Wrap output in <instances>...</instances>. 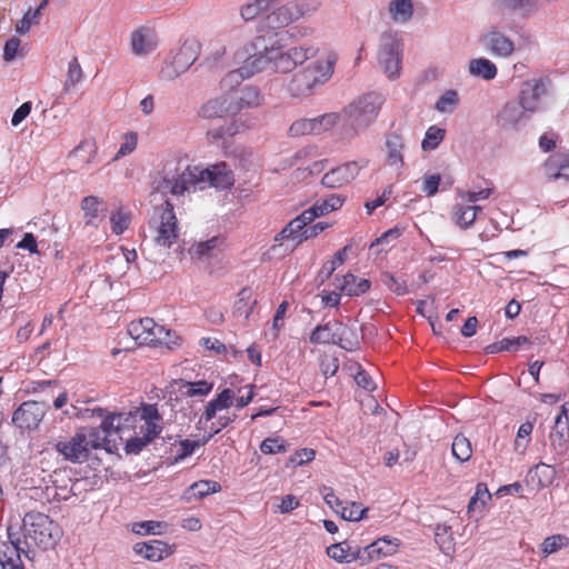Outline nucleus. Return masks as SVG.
<instances>
[{"mask_svg": "<svg viewBox=\"0 0 569 569\" xmlns=\"http://www.w3.org/2000/svg\"><path fill=\"white\" fill-rule=\"evenodd\" d=\"M208 182L217 189H229L234 183L233 172L226 162L212 164L201 169L197 166H188L183 171L174 174H166L156 183V191L162 194L183 196L186 192L202 189V183Z\"/></svg>", "mask_w": 569, "mask_h": 569, "instance_id": "f257e3e1", "label": "nucleus"}, {"mask_svg": "<svg viewBox=\"0 0 569 569\" xmlns=\"http://www.w3.org/2000/svg\"><path fill=\"white\" fill-rule=\"evenodd\" d=\"M22 533L8 529L9 542L18 551L19 558L24 556L33 560L36 549L49 550L60 540V526L43 512L30 511L22 519Z\"/></svg>", "mask_w": 569, "mask_h": 569, "instance_id": "f03ea898", "label": "nucleus"}, {"mask_svg": "<svg viewBox=\"0 0 569 569\" xmlns=\"http://www.w3.org/2000/svg\"><path fill=\"white\" fill-rule=\"evenodd\" d=\"M338 61L333 51H328L316 61L296 72L288 83V91L292 97H310L315 91L328 82Z\"/></svg>", "mask_w": 569, "mask_h": 569, "instance_id": "7ed1b4c3", "label": "nucleus"}, {"mask_svg": "<svg viewBox=\"0 0 569 569\" xmlns=\"http://www.w3.org/2000/svg\"><path fill=\"white\" fill-rule=\"evenodd\" d=\"M319 49L312 46H295L284 50L280 40L273 41L270 46H264L262 51H257L258 56L263 58L264 68L272 63L278 72L288 73L298 66H302L307 60L315 58Z\"/></svg>", "mask_w": 569, "mask_h": 569, "instance_id": "20e7f679", "label": "nucleus"}, {"mask_svg": "<svg viewBox=\"0 0 569 569\" xmlns=\"http://www.w3.org/2000/svg\"><path fill=\"white\" fill-rule=\"evenodd\" d=\"M152 239L158 247L171 248L179 239L180 228L173 203L166 200L154 208L149 221Z\"/></svg>", "mask_w": 569, "mask_h": 569, "instance_id": "39448f33", "label": "nucleus"}, {"mask_svg": "<svg viewBox=\"0 0 569 569\" xmlns=\"http://www.w3.org/2000/svg\"><path fill=\"white\" fill-rule=\"evenodd\" d=\"M128 333L140 346H172L180 345V337L172 330L156 323L146 317L133 320L128 325Z\"/></svg>", "mask_w": 569, "mask_h": 569, "instance_id": "423d86ee", "label": "nucleus"}, {"mask_svg": "<svg viewBox=\"0 0 569 569\" xmlns=\"http://www.w3.org/2000/svg\"><path fill=\"white\" fill-rule=\"evenodd\" d=\"M381 103L380 96L365 94L342 110V121L352 128L353 134H357L376 120Z\"/></svg>", "mask_w": 569, "mask_h": 569, "instance_id": "0eeeda50", "label": "nucleus"}, {"mask_svg": "<svg viewBox=\"0 0 569 569\" xmlns=\"http://www.w3.org/2000/svg\"><path fill=\"white\" fill-rule=\"evenodd\" d=\"M263 38L258 37L256 42L243 48V52H237L239 58L248 54L244 59L243 64L236 70L228 72L221 80V88L224 90H232L239 86L244 79L252 77L253 74L264 69V60L258 56L259 42H263Z\"/></svg>", "mask_w": 569, "mask_h": 569, "instance_id": "6e6552de", "label": "nucleus"}, {"mask_svg": "<svg viewBox=\"0 0 569 569\" xmlns=\"http://www.w3.org/2000/svg\"><path fill=\"white\" fill-rule=\"evenodd\" d=\"M402 42L396 32H383L380 38L378 60L390 79H397L401 70Z\"/></svg>", "mask_w": 569, "mask_h": 569, "instance_id": "1a4fd4ad", "label": "nucleus"}, {"mask_svg": "<svg viewBox=\"0 0 569 569\" xmlns=\"http://www.w3.org/2000/svg\"><path fill=\"white\" fill-rule=\"evenodd\" d=\"M352 330L339 321L327 322L315 328L310 335L311 343H332L343 349L352 350L357 345L350 339Z\"/></svg>", "mask_w": 569, "mask_h": 569, "instance_id": "9d476101", "label": "nucleus"}, {"mask_svg": "<svg viewBox=\"0 0 569 569\" xmlns=\"http://www.w3.org/2000/svg\"><path fill=\"white\" fill-rule=\"evenodd\" d=\"M49 405L46 401L28 400L22 402L12 413V423L21 430H34L43 420Z\"/></svg>", "mask_w": 569, "mask_h": 569, "instance_id": "9b49d317", "label": "nucleus"}, {"mask_svg": "<svg viewBox=\"0 0 569 569\" xmlns=\"http://www.w3.org/2000/svg\"><path fill=\"white\" fill-rule=\"evenodd\" d=\"M72 487L71 478L62 472L54 471L50 476L49 482L42 488H33V496L42 500V502H60L71 497Z\"/></svg>", "mask_w": 569, "mask_h": 569, "instance_id": "f8f14e48", "label": "nucleus"}, {"mask_svg": "<svg viewBox=\"0 0 569 569\" xmlns=\"http://www.w3.org/2000/svg\"><path fill=\"white\" fill-rule=\"evenodd\" d=\"M368 163L367 159L342 163L328 171L322 177L321 183L331 189L341 188L355 180Z\"/></svg>", "mask_w": 569, "mask_h": 569, "instance_id": "ddd939ff", "label": "nucleus"}, {"mask_svg": "<svg viewBox=\"0 0 569 569\" xmlns=\"http://www.w3.org/2000/svg\"><path fill=\"white\" fill-rule=\"evenodd\" d=\"M53 448L64 460L72 463H82L89 458V443L83 432H77L70 439L57 441Z\"/></svg>", "mask_w": 569, "mask_h": 569, "instance_id": "4468645a", "label": "nucleus"}, {"mask_svg": "<svg viewBox=\"0 0 569 569\" xmlns=\"http://www.w3.org/2000/svg\"><path fill=\"white\" fill-rule=\"evenodd\" d=\"M129 42L134 56L146 57L157 49L159 39L154 28L139 26L130 32Z\"/></svg>", "mask_w": 569, "mask_h": 569, "instance_id": "2eb2a0df", "label": "nucleus"}, {"mask_svg": "<svg viewBox=\"0 0 569 569\" xmlns=\"http://www.w3.org/2000/svg\"><path fill=\"white\" fill-rule=\"evenodd\" d=\"M316 7H310L307 3L289 2L277 10H274L269 17V24L272 28L286 27L293 21L300 19L310 11H313Z\"/></svg>", "mask_w": 569, "mask_h": 569, "instance_id": "dca6fc26", "label": "nucleus"}, {"mask_svg": "<svg viewBox=\"0 0 569 569\" xmlns=\"http://www.w3.org/2000/svg\"><path fill=\"white\" fill-rule=\"evenodd\" d=\"M550 445L557 455L562 456L569 449V418L565 405L555 418V426L549 435Z\"/></svg>", "mask_w": 569, "mask_h": 569, "instance_id": "f3484780", "label": "nucleus"}, {"mask_svg": "<svg viewBox=\"0 0 569 569\" xmlns=\"http://www.w3.org/2000/svg\"><path fill=\"white\" fill-rule=\"evenodd\" d=\"M200 49L201 43L197 38H188L183 41L171 61V67L177 76L187 71L194 63Z\"/></svg>", "mask_w": 569, "mask_h": 569, "instance_id": "a211bd4d", "label": "nucleus"}, {"mask_svg": "<svg viewBox=\"0 0 569 569\" xmlns=\"http://www.w3.org/2000/svg\"><path fill=\"white\" fill-rule=\"evenodd\" d=\"M133 551L146 560L158 562L172 556L176 551V545H169L166 541L154 539L137 542L133 546Z\"/></svg>", "mask_w": 569, "mask_h": 569, "instance_id": "6ab92c4d", "label": "nucleus"}, {"mask_svg": "<svg viewBox=\"0 0 569 569\" xmlns=\"http://www.w3.org/2000/svg\"><path fill=\"white\" fill-rule=\"evenodd\" d=\"M140 433L147 441L153 440L161 432V416L156 405H143L139 411Z\"/></svg>", "mask_w": 569, "mask_h": 569, "instance_id": "aec40b11", "label": "nucleus"}, {"mask_svg": "<svg viewBox=\"0 0 569 569\" xmlns=\"http://www.w3.org/2000/svg\"><path fill=\"white\" fill-rule=\"evenodd\" d=\"M486 49L495 57L508 58L515 51V42L497 29H491L482 37Z\"/></svg>", "mask_w": 569, "mask_h": 569, "instance_id": "412c9836", "label": "nucleus"}, {"mask_svg": "<svg viewBox=\"0 0 569 569\" xmlns=\"http://www.w3.org/2000/svg\"><path fill=\"white\" fill-rule=\"evenodd\" d=\"M545 93L546 87L542 79L525 82L519 94L520 107L525 111L536 112L540 106V98Z\"/></svg>", "mask_w": 569, "mask_h": 569, "instance_id": "4be33fe9", "label": "nucleus"}, {"mask_svg": "<svg viewBox=\"0 0 569 569\" xmlns=\"http://www.w3.org/2000/svg\"><path fill=\"white\" fill-rule=\"evenodd\" d=\"M80 206L86 226L98 228L106 217V202L96 196H87L81 200Z\"/></svg>", "mask_w": 569, "mask_h": 569, "instance_id": "5701e85b", "label": "nucleus"}, {"mask_svg": "<svg viewBox=\"0 0 569 569\" xmlns=\"http://www.w3.org/2000/svg\"><path fill=\"white\" fill-rule=\"evenodd\" d=\"M315 220V214L310 213L308 209L303 210L298 217L292 219L276 237V241H284L289 239H297L299 241V237L306 227Z\"/></svg>", "mask_w": 569, "mask_h": 569, "instance_id": "b1692460", "label": "nucleus"}, {"mask_svg": "<svg viewBox=\"0 0 569 569\" xmlns=\"http://www.w3.org/2000/svg\"><path fill=\"white\" fill-rule=\"evenodd\" d=\"M398 539L395 541L388 539L387 537L377 539L369 546H367L361 553L368 560H379L381 557L392 556L397 552L398 549Z\"/></svg>", "mask_w": 569, "mask_h": 569, "instance_id": "393cba45", "label": "nucleus"}, {"mask_svg": "<svg viewBox=\"0 0 569 569\" xmlns=\"http://www.w3.org/2000/svg\"><path fill=\"white\" fill-rule=\"evenodd\" d=\"M221 486L214 480H199L189 486L181 495V499L186 502L202 499L211 493L219 492Z\"/></svg>", "mask_w": 569, "mask_h": 569, "instance_id": "a878e982", "label": "nucleus"}, {"mask_svg": "<svg viewBox=\"0 0 569 569\" xmlns=\"http://www.w3.org/2000/svg\"><path fill=\"white\" fill-rule=\"evenodd\" d=\"M263 101V96L259 89L254 87H246L241 91V96L229 103L231 114H236L243 109H251L259 107Z\"/></svg>", "mask_w": 569, "mask_h": 569, "instance_id": "bb28decb", "label": "nucleus"}, {"mask_svg": "<svg viewBox=\"0 0 569 569\" xmlns=\"http://www.w3.org/2000/svg\"><path fill=\"white\" fill-rule=\"evenodd\" d=\"M233 400L234 392L229 388L223 389L207 403L202 419L206 422L211 421L218 412L229 409L233 405Z\"/></svg>", "mask_w": 569, "mask_h": 569, "instance_id": "cd10ccee", "label": "nucleus"}, {"mask_svg": "<svg viewBox=\"0 0 569 569\" xmlns=\"http://www.w3.org/2000/svg\"><path fill=\"white\" fill-rule=\"evenodd\" d=\"M387 163L397 169L403 166V139L398 133H390L386 139Z\"/></svg>", "mask_w": 569, "mask_h": 569, "instance_id": "c85d7f7f", "label": "nucleus"}, {"mask_svg": "<svg viewBox=\"0 0 569 569\" xmlns=\"http://www.w3.org/2000/svg\"><path fill=\"white\" fill-rule=\"evenodd\" d=\"M137 416H124V415H110L103 418L100 426L97 428L100 432L104 435V438H110L113 436H119L122 438L123 429L121 427V422L126 421H136Z\"/></svg>", "mask_w": 569, "mask_h": 569, "instance_id": "c756f323", "label": "nucleus"}, {"mask_svg": "<svg viewBox=\"0 0 569 569\" xmlns=\"http://www.w3.org/2000/svg\"><path fill=\"white\" fill-rule=\"evenodd\" d=\"M339 281L338 288L349 297H358L366 293L370 289V281L368 279H358L353 273L348 272Z\"/></svg>", "mask_w": 569, "mask_h": 569, "instance_id": "7c9ffc66", "label": "nucleus"}, {"mask_svg": "<svg viewBox=\"0 0 569 569\" xmlns=\"http://www.w3.org/2000/svg\"><path fill=\"white\" fill-rule=\"evenodd\" d=\"M481 211L479 206L456 204L452 211V220L461 229L472 226L477 218V213Z\"/></svg>", "mask_w": 569, "mask_h": 569, "instance_id": "2f4dec72", "label": "nucleus"}, {"mask_svg": "<svg viewBox=\"0 0 569 569\" xmlns=\"http://www.w3.org/2000/svg\"><path fill=\"white\" fill-rule=\"evenodd\" d=\"M213 383L207 380H199L194 382L180 380L178 382V392L188 398H202L211 392Z\"/></svg>", "mask_w": 569, "mask_h": 569, "instance_id": "473e14b6", "label": "nucleus"}, {"mask_svg": "<svg viewBox=\"0 0 569 569\" xmlns=\"http://www.w3.org/2000/svg\"><path fill=\"white\" fill-rule=\"evenodd\" d=\"M345 198L338 194H330L325 199L316 201L308 211L315 214V219L336 211L342 207Z\"/></svg>", "mask_w": 569, "mask_h": 569, "instance_id": "72a5a7b5", "label": "nucleus"}, {"mask_svg": "<svg viewBox=\"0 0 569 569\" xmlns=\"http://www.w3.org/2000/svg\"><path fill=\"white\" fill-rule=\"evenodd\" d=\"M327 555L338 562H351L357 559H365L361 550L351 551L346 542L333 543L327 548Z\"/></svg>", "mask_w": 569, "mask_h": 569, "instance_id": "f704fd0d", "label": "nucleus"}, {"mask_svg": "<svg viewBox=\"0 0 569 569\" xmlns=\"http://www.w3.org/2000/svg\"><path fill=\"white\" fill-rule=\"evenodd\" d=\"M226 113H230V110L224 98L210 99L199 109V116L204 119L220 118Z\"/></svg>", "mask_w": 569, "mask_h": 569, "instance_id": "c9c22d12", "label": "nucleus"}, {"mask_svg": "<svg viewBox=\"0 0 569 569\" xmlns=\"http://www.w3.org/2000/svg\"><path fill=\"white\" fill-rule=\"evenodd\" d=\"M497 7L503 14L518 12L526 16L536 9V0H499Z\"/></svg>", "mask_w": 569, "mask_h": 569, "instance_id": "e433bc0d", "label": "nucleus"}, {"mask_svg": "<svg viewBox=\"0 0 569 569\" xmlns=\"http://www.w3.org/2000/svg\"><path fill=\"white\" fill-rule=\"evenodd\" d=\"M469 72L485 80H492L496 78L498 70L496 64L489 59L478 58L470 60Z\"/></svg>", "mask_w": 569, "mask_h": 569, "instance_id": "4c0bfd02", "label": "nucleus"}, {"mask_svg": "<svg viewBox=\"0 0 569 569\" xmlns=\"http://www.w3.org/2000/svg\"><path fill=\"white\" fill-rule=\"evenodd\" d=\"M389 13L395 22H407L413 14L411 0H392L389 3Z\"/></svg>", "mask_w": 569, "mask_h": 569, "instance_id": "58836bf2", "label": "nucleus"}, {"mask_svg": "<svg viewBox=\"0 0 569 569\" xmlns=\"http://www.w3.org/2000/svg\"><path fill=\"white\" fill-rule=\"evenodd\" d=\"M82 79L83 70L79 63L78 58L73 57L68 63V71L63 82L62 92L69 93L70 91L74 90L76 87L82 81Z\"/></svg>", "mask_w": 569, "mask_h": 569, "instance_id": "ea45409f", "label": "nucleus"}, {"mask_svg": "<svg viewBox=\"0 0 569 569\" xmlns=\"http://www.w3.org/2000/svg\"><path fill=\"white\" fill-rule=\"evenodd\" d=\"M252 292L250 288H242L238 292V299L234 302V315L243 316L244 319H249L252 313L253 307L257 301H251Z\"/></svg>", "mask_w": 569, "mask_h": 569, "instance_id": "a19ab883", "label": "nucleus"}, {"mask_svg": "<svg viewBox=\"0 0 569 569\" xmlns=\"http://www.w3.org/2000/svg\"><path fill=\"white\" fill-rule=\"evenodd\" d=\"M452 456L460 462L468 461L472 456L470 440L463 435H457L451 445Z\"/></svg>", "mask_w": 569, "mask_h": 569, "instance_id": "79ce46f5", "label": "nucleus"}, {"mask_svg": "<svg viewBox=\"0 0 569 569\" xmlns=\"http://www.w3.org/2000/svg\"><path fill=\"white\" fill-rule=\"evenodd\" d=\"M533 430V422L526 421L520 425L518 428L515 441H513V450L519 455H523L531 441V433Z\"/></svg>", "mask_w": 569, "mask_h": 569, "instance_id": "37998d69", "label": "nucleus"}, {"mask_svg": "<svg viewBox=\"0 0 569 569\" xmlns=\"http://www.w3.org/2000/svg\"><path fill=\"white\" fill-rule=\"evenodd\" d=\"M168 523L164 521L146 520L132 525V531L140 536L162 535L167 531Z\"/></svg>", "mask_w": 569, "mask_h": 569, "instance_id": "c03bdc74", "label": "nucleus"}, {"mask_svg": "<svg viewBox=\"0 0 569 569\" xmlns=\"http://www.w3.org/2000/svg\"><path fill=\"white\" fill-rule=\"evenodd\" d=\"M435 541L445 555H450L455 551V540L449 527L438 525L435 532Z\"/></svg>", "mask_w": 569, "mask_h": 569, "instance_id": "a18cd8bd", "label": "nucleus"}, {"mask_svg": "<svg viewBox=\"0 0 569 569\" xmlns=\"http://www.w3.org/2000/svg\"><path fill=\"white\" fill-rule=\"evenodd\" d=\"M0 569H24L18 551L10 543L0 551Z\"/></svg>", "mask_w": 569, "mask_h": 569, "instance_id": "49530a36", "label": "nucleus"}, {"mask_svg": "<svg viewBox=\"0 0 569 569\" xmlns=\"http://www.w3.org/2000/svg\"><path fill=\"white\" fill-rule=\"evenodd\" d=\"M336 512L345 520L359 521L366 517L368 508H362L361 503L351 502L350 506H341L340 509H336Z\"/></svg>", "mask_w": 569, "mask_h": 569, "instance_id": "de8ad7c7", "label": "nucleus"}, {"mask_svg": "<svg viewBox=\"0 0 569 569\" xmlns=\"http://www.w3.org/2000/svg\"><path fill=\"white\" fill-rule=\"evenodd\" d=\"M313 118H302L296 120L290 127H289V136L291 137H301L306 134H318L316 132Z\"/></svg>", "mask_w": 569, "mask_h": 569, "instance_id": "09e8293b", "label": "nucleus"}, {"mask_svg": "<svg viewBox=\"0 0 569 569\" xmlns=\"http://www.w3.org/2000/svg\"><path fill=\"white\" fill-rule=\"evenodd\" d=\"M238 132L236 123H228L217 128H212L207 132V139L210 143H219L220 140L232 137Z\"/></svg>", "mask_w": 569, "mask_h": 569, "instance_id": "8fccbe9b", "label": "nucleus"}, {"mask_svg": "<svg viewBox=\"0 0 569 569\" xmlns=\"http://www.w3.org/2000/svg\"><path fill=\"white\" fill-rule=\"evenodd\" d=\"M218 242L219 238L212 237L206 241L194 243L188 249V252L191 258L201 259L203 257L210 256L211 251L218 246Z\"/></svg>", "mask_w": 569, "mask_h": 569, "instance_id": "3c124183", "label": "nucleus"}, {"mask_svg": "<svg viewBox=\"0 0 569 569\" xmlns=\"http://www.w3.org/2000/svg\"><path fill=\"white\" fill-rule=\"evenodd\" d=\"M569 539L563 535H552L547 537L541 543V551L543 555L549 556L558 550L567 547Z\"/></svg>", "mask_w": 569, "mask_h": 569, "instance_id": "603ef678", "label": "nucleus"}, {"mask_svg": "<svg viewBox=\"0 0 569 569\" xmlns=\"http://www.w3.org/2000/svg\"><path fill=\"white\" fill-rule=\"evenodd\" d=\"M340 120H342V112H329L323 113L319 117L313 118L316 132L318 134L330 130L332 127H335Z\"/></svg>", "mask_w": 569, "mask_h": 569, "instance_id": "864d4df0", "label": "nucleus"}, {"mask_svg": "<svg viewBox=\"0 0 569 569\" xmlns=\"http://www.w3.org/2000/svg\"><path fill=\"white\" fill-rule=\"evenodd\" d=\"M446 131L436 126H431L426 131L425 138L422 140L421 147L423 150H433L436 149L445 138Z\"/></svg>", "mask_w": 569, "mask_h": 569, "instance_id": "5fc2aeb1", "label": "nucleus"}, {"mask_svg": "<svg viewBox=\"0 0 569 569\" xmlns=\"http://www.w3.org/2000/svg\"><path fill=\"white\" fill-rule=\"evenodd\" d=\"M562 153H555L547 158L543 163L545 172L549 180L561 178Z\"/></svg>", "mask_w": 569, "mask_h": 569, "instance_id": "6e6d98bb", "label": "nucleus"}, {"mask_svg": "<svg viewBox=\"0 0 569 569\" xmlns=\"http://www.w3.org/2000/svg\"><path fill=\"white\" fill-rule=\"evenodd\" d=\"M111 229L114 234H122L129 227L130 214L121 209L110 217Z\"/></svg>", "mask_w": 569, "mask_h": 569, "instance_id": "4d7b16f0", "label": "nucleus"}, {"mask_svg": "<svg viewBox=\"0 0 569 569\" xmlns=\"http://www.w3.org/2000/svg\"><path fill=\"white\" fill-rule=\"evenodd\" d=\"M532 471L538 476V485L540 487L549 486L556 476L553 467L543 462L536 465Z\"/></svg>", "mask_w": 569, "mask_h": 569, "instance_id": "13d9d810", "label": "nucleus"}, {"mask_svg": "<svg viewBox=\"0 0 569 569\" xmlns=\"http://www.w3.org/2000/svg\"><path fill=\"white\" fill-rule=\"evenodd\" d=\"M260 450L264 455L280 453L287 450V443L279 437L266 438L260 445Z\"/></svg>", "mask_w": 569, "mask_h": 569, "instance_id": "bf43d9fd", "label": "nucleus"}, {"mask_svg": "<svg viewBox=\"0 0 569 569\" xmlns=\"http://www.w3.org/2000/svg\"><path fill=\"white\" fill-rule=\"evenodd\" d=\"M381 280L388 289H390L392 292H395L397 295L402 296L408 292L406 282L403 280L395 277L390 272H383L381 274Z\"/></svg>", "mask_w": 569, "mask_h": 569, "instance_id": "052dcab7", "label": "nucleus"}, {"mask_svg": "<svg viewBox=\"0 0 569 569\" xmlns=\"http://www.w3.org/2000/svg\"><path fill=\"white\" fill-rule=\"evenodd\" d=\"M39 10H28L23 18L17 23L16 30L20 34H26L30 31L32 26L39 24Z\"/></svg>", "mask_w": 569, "mask_h": 569, "instance_id": "680f3d73", "label": "nucleus"}, {"mask_svg": "<svg viewBox=\"0 0 569 569\" xmlns=\"http://www.w3.org/2000/svg\"><path fill=\"white\" fill-rule=\"evenodd\" d=\"M458 101V93L455 90H448L437 101L436 109L440 112L451 111Z\"/></svg>", "mask_w": 569, "mask_h": 569, "instance_id": "e2e57ef3", "label": "nucleus"}, {"mask_svg": "<svg viewBox=\"0 0 569 569\" xmlns=\"http://www.w3.org/2000/svg\"><path fill=\"white\" fill-rule=\"evenodd\" d=\"M211 438H212V435H208L201 441H199V440H190V439L182 440L180 442L179 458H186V457L192 455L196 451L197 448H199L201 446H204Z\"/></svg>", "mask_w": 569, "mask_h": 569, "instance_id": "0e129e2a", "label": "nucleus"}, {"mask_svg": "<svg viewBox=\"0 0 569 569\" xmlns=\"http://www.w3.org/2000/svg\"><path fill=\"white\" fill-rule=\"evenodd\" d=\"M493 188L486 187L479 191H459V197L461 200L468 203H475L479 200L488 199L492 194Z\"/></svg>", "mask_w": 569, "mask_h": 569, "instance_id": "69168bd1", "label": "nucleus"}, {"mask_svg": "<svg viewBox=\"0 0 569 569\" xmlns=\"http://www.w3.org/2000/svg\"><path fill=\"white\" fill-rule=\"evenodd\" d=\"M316 451L311 448H302L297 450L291 457L290 462L295 466H301L303 463L310 462L315 459Z\"/></svg>", "mask_w": 569, "mask_h": 569, "instance_id": "338daca9", "label": "nucleus"}, {"mask_svg": "<svg viewBox=\"0 0 569 569\" xmlns=\"http://www.w3.org/2000/svg\"><path fill=\"white\" fill-rule=\"evenodd\" d=\"M200 345L208 350L214 351L217 355L227 352V346L217 338L203 337L200 339Z\"/></svg>", "mask_w": 569, "mask_h": 569, "instance_id": "774afa93", "label": "nucleus"}]
</instances>
